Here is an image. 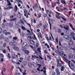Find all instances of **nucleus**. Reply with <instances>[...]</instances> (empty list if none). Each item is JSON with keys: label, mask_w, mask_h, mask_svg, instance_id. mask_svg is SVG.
Returning a JSON list of instances; mask_svg holds the SVG:
<instances>
[{"label": "nucleus", "mask_w": 75, "mask_h": 75, "mask_svg": "<svg viewBox=\"0 0 75 75\" xmlns=\"http://www.w3.org/2000/svg\"><path fill=\"white\" fill-rule=\"evenodd\" d=\"M5 42L6 43H8V42H9V40H8V38H6L5 39Z\"/></svg>", "instance_id": "c85d7f7f"}, {"label": "nucleus", "mask_w": 75, "mask_h": 75, "mask_svg": "<svg viewBox=\"0 0 75 75\" xmlns=\"http://www.w3.org/2000/svg\"><path fill=\"white\" fill-rule=\"evenodd\" d=\"M13 44H14V42H11L9 43V45H10V46H12V45H13Z\"/></svg>", "instance_id": "58836bf2"}, {"label": "nucleus", "mask_w": 75, "mask_h": 75, "mask_svg": "<svg viewBox=\"0 0 75 75\" xmlns=\"http://www.w3.org/2000/svg\"><path fill=\"white\" fill-rule=\"evenodd\" d=\"M30 44H32V45H35V43H34V42H34V41L33 40H31L30 41Z\"/></svg>", "instance_id": "dca6fc26"}, {"label": "nucleus", "mask_w": 75, "mask_h": 75, "mask_svg": "<svg viewBox=\"0 0 75 75\" xmlns=\"http://www.w3.org/2000/svg\"><path fill=\"white\" fill-rule=\"evenodd\" d=\"M39 35L40 37L41 38H42V36H41V33H39Z\"/></svg>", "instance_id": "864d4df0"}, {"label": "nucleus", "mask_w": 75, "mask_h": 75, "mask_svg": "<svg viewBox=\"0 0 75 75\" xmlns=\"http://www.w3.org/2000/svg\"><path fill=\"white\" fill-rule=\"evenodd\" d=\"M74 44V42L72 40H70L69 42V44L70 45H73Z\"/></svg>", "instance_id": "f8f14e48"}, {"label": "nucleus", "mask_w": 75, "mask_h": 75, "mask_svg": "<svg viewBox=\"0 0 75 75\" xmlns=\"http://www.w3.org/2000/svg\"><path fill=\"white\" fill-rule=\"evenodd\" d=\"M2 27L3 28H5V25L4 24H3L2 25Z\"/></svg>", "instance_id": "6e6d98bb"}, {"label": "nucleus", "mask_w": 75, "mask_h": 75, "mask_svg": "<svg viewBox=\"0 0 75 75\" xmlns=\"http://www.w3.org/2000/svg\"><path fill=\"white\" fill-rule=\"evenodd\" d=\"M22 51H24L25 50V48H24V47H22Z\"/></svg>", "instance_id": "bf43d9fd"}, {"label": "nucleus", "mask_w": 75, "mask_h": 75, "mask_svg": "<svg viewBox=\"0 0 75 75\" xmlns=\"http://www.w3.org/2000/svg\"><path fill=\"white\" fill-rule=\"evenodd\" d=\"M69 25L70 27H71L73 30H74V28L72 27V25L71 23H69Z\"/></svg>", "instance_id": "72a5a7b5"}, {"label": "nucleus", "mask_w": 75, "mask_h": 75, "mask_svg": "<svg viewBox=\"0 0 75 75\" xmlns=\"http://www.w3.org/2000/svg\"><path fill=\"white\" fill-rule=\"evenodd\" d=\"M57 50H54L55 52L57 53V54H58V53H59V47H58V46H57Z\"/></svg>", "instance_id": "6e6552de"}, {"label": "nucleus", "mask_w": 75, "mask_h": 75, "mask_svg": "<svg viewBox=\"0 0 75 75\" xmlns=\"http://www.w3.org/2000/svg\"><path fill=\"white\" fill-rule=\"evenodd\" d=\"M2 51L4 53V54H6V50H2Z\"/></svg>", "instance_id": "69168bd1"}, {"label": "nucleus", "mask_w": 75, "mask_h": 75, "mask_svg": "<svg viewBox=\"0 0 75 75\" xmlns=\"http://www.w3.org/2000/svg\"><path fill=\"white\" fill-rule=\"evenodd\" d=\"M57 67H61L62 66V64H61V63H59V60H57Z\"/></svg>", "instance_id": "39448f33"}, {"label": "nucleus", "mask_w": 75, "mask_h": 75, "mask_svg": "<svg viewBox=\"0 0 75 75\" xmlns=\"http://www.w3.org/2000/svg\"><path fill=\"white\" fill-rule=\"evenodd\" d=\"M58 33H61V30L58 29Z\"/></svg>", "instance_id": "de8ad7c7"}, {"label": "nucleus", "mask_w": 75, "mask_h": 75, "mask_svg": "<svg viewBox=\"0 0 75 75\" xmlns=\"http://www.w3.org/2000/svg\"><path fill=\"white\" fill-rule=\"evenodd\" d=\"M10 18H11L12 19L13 18H14V16H13V15H11V16L10 17Z\"/></svg>", "instance_id": "0e129e2a"}, {"label": "nucleus", "mask_w": 75, "mask_h": 75, "mask_svg": "<svg viewBox=\"0 0 75 75\" xmlns=\"http://www.w3.org/2000/svg\"><path fill=\"white\" fill-rule=\"evenodd\" d=\"M63 38L64 39H66L67 40H69V37L67 35H64L63 37Z\"/></svg>", "instance_id": "1a4fd4ad"}, {"label": "nucleus", "mask_w": 75, "mask_h": 75, "mask_svg": "<svg viewBox=\"0 0 75 75\" xmlns=\"http://www.w3.org/2000/svg\"><path fill=\"white\" fill-rule=\"evenodd\" d=\"M0 57H4V55L2 54H0Z\"/></svg>", "instance_id": "5fc2aeb1"}, {"label": "nucleus", "mask_w": 75, "mask_h": 75, "mask_svg": "<svg viewBox=\"0 0 75 75\" xmlns=\"http://www.w3.org/2000/svg\"><path fill=\"white\" fill-rule=\"evenodd\" d=\"M12 57L13 59H15L16 58V54H15L14 52H13L12 53Z\"/></svg>", "instance_id": "9b49d317"}, {"label": "nucleus", "mask_w": 75, "mask_h": 75, "mask_svg": "<svg viewBox=\"0 0 75 75\" xmlns=\"http://www.w3.org/2000/svg\"><path fill=\"white\" fill-rule=\"evenodd\" d=\"M45 46L47 47V48H48V49H50V46H49V45H48L47 43H45Z\"/></svg>", "instance_id": "5701e85b"}, {"label": "nucleus", "mask_w": 75, "mask_h": 75, "mask_svg": "<svg viewBox=\"0 0 75 75\" xmlns=\"http://www.w3.org/2000/svg\"><path fill=\"white\" fill-rule=\"evenodd\" d=\"M69 59H71L72 58H73V56H72V54H70L69 55Z\"/></svg>", "instance_id": "b1692460"}, {"label": "nucleus", "mask_w": 75, "mask_h": 75, "mask_svg": "<svg viewBox=\"0 0 75 75\" xmlns=\"http://www.w3.org/2000/svg\"><path fill=\"white\" fill-rule=\"evenodd\" d=\"M47 59H49L50 60H51V56H47Z\"/></svg>", "instance_id": "c03bdc74"}, {"label": "nucleus", "mask_w": 75, "mask_h": 75, "mask_svg": "<svg viewBox=\"0 0 75 75\" xmlns=\"http://www.w3.org/2000/svg\"><path fill=\"white\" fill-rule=\"evenodd\" d=\"M13 49L14 50H16V51H19V48H18L17 47H13Z\"/></svg>", "instance_id": "6ab92c4d"}, {"label": "nucleus", "mask_w": 75, "mask_h": 75, "mask_svg": "<svg viewBox=\"0 0 75 75\" xmlns=\"http://www.w3.org/2000/svg\"><path fill=\"white\" fill-rule=\"evenodd\" d=\"M3 33L5 34L6 35H7V31L4 30L3 32Z\"/></svg>", "instance_id": "c9c22d12"}, {"label": "nucleus", "mask_w": 75, "mask_h": 75, "mask_svg": "<svg viewBox=\"0 0 75 75\" xmlns=\"http://www.w3.org/2000/svg\"><path fill=\"white\" fill-rule=\"evenodd\" d=\"M43 27V28L46 29L47 27H48V25L47 23H46L45 25H44Z\"/></svg>", "instance_id": "a211bd4d"}, {"label": "nucleus", "mask_w": 75, "mask_h": 75, "mask_svg": "<svg viewBox=\"0 0 75 75\" xmlns=\"http://www.w3.org/2000/svg\"><path fill=\"white\" fill-rule=\"evenodd\" d=\"M7 3L8 4V6H11V4L10 3V1H9L8 0H7Z\"/></svg>", "instance_id": "4468645a"}, {"label": "nucleus", "mask_w": 75, "mask_h": 75, "mask_svg": "<svg viewBox=\"0 0 75 75\" xmlns=\"http://www.w3.org/2000/svg\"><path fill=\"white\" fill-rule=\"evenodd\" d=\"M40 50L41 49H40V48L39 47L38 48V51L39 52V54L40 55H39V58H40V59H41L42 60L43 59V58L40 56V55H41V51Z\"/></svg>", "instance_id": "7ed1b4c3"}, {"label": "nucleus", "mask_w": 75, "mask_h": 75, "mask_svg": "<svg viewBox=\"0 0 75 75\" xmlns=\"http://www.w3.org/2000/svg\"><path fill=\"white\" fill-rule=\"evenodd\" d=\"M29 52H30L29 51L25 50V54H27V55H28Z\"/></svg>", "instance_id": "c756f323"}, {"label": "nucleus", "mask_w": 75, "mask_h": 75, "mask_svg": "<svg viewBox=\"0 0 75 75\" xmlns=\"http://www.w3.org/2000/svg\"><path fill=\"white\" fill-rule=\"evenodd\" d=\"M28 65L30 68H32V66H33L32 64L30 62L28 63Z\"/></svg>", "instance_id": "a878e982"}, {"label": "nucleus", "mask_w": 75, "mask_h": 75, "mask_svg": "<svg viewBox=\"0 0 75 75\" xmlns=\"http://www.w3.org/2000/svg\"><path fill=\"white\" fill-rule=\"evenodd\" d=\"M44 52L46 54L48 53V52H47V50H45Z\"/></svg>", "instance_id": "e2e57ef3"}, {"label": "nucleus", "mask_w": 75, "mask_h": 75, "mask_svg": "<svg viewBox=\"0 0 75 75\" xmlns=\"http://www.w3.org/2000/svg\"><path fill=\"white\" fill-rule=\"evenodd\" d=\"M32 72L33 74H35L37 72V70L35 69H33L32 71Z\"/></svg>", "instance_id": "7c9ffc66"}, {"label": "nucleus", "mask_w": 75, "mask_h": 75, "mask_svg": "<svg viewBox=\"0 0 75 75\" xmlns=\"http://www.w3.org/2000/svg\"><path fill=\"white\" fill-rule=\"evenodd\" d=\"M41 17V13H39L38 14V18H40Z\"/></svg>", "instance_id": "4c0bfd02"}, {"label": "nucleus", "mask_w": 75, "mask_h": 75, "mask_svg": "<svg viewBox=\"0 0 75 75\" xmlns=\"http://www.w3.org/2000/svg\"><path fill=\"white\" fill-rule=\"evenodd\" d=\"M26 45H27V43L25 42L23 43L21 45L22 46V47H25Z\"/></svg>", "instance_id": "412c9836"}, {"label": "nucleus", "mask_w": 75, "mask_h": 75, "mask_svg": "<svg viewBox=\"0 0 75 75\" xmlns=\"http://www.w3.org/2000/svg\"><path fill=\"white\" fill-rule=\"evenodd\" d=\"M20 21L21 22V23H22V24H24V22H23V20H20Z\"/></svg>", "instance_id": "052dcab7"}, {"label": "nucleus", "mask_w": 75, "mask_h": 75, "mask_svg": "<svg viewBox=\"0 0 75 75\" xmlns=\"http://www.w3.org/2000/svg\"><path fill=\"white\" fill-rule=\"evenodd\" d=\"M56 17L58 19H61V17L59 16V15H56Z\"/></svg>", "instance_id": "473e14b6"}, {"label": "nucleus", "mask_w": 75, "mask_h": 75, "mask_svg": "<svg viewBox=\"0 0 75 75\" xmlns=\"http://www.w3.org/2000/svg\"><path fill=\"white\" fill-rule=\"evenodd\" d=\"M55 71L56 72V73H58V72H59V69L58 68H56L55 69Z\"/></svg>", "instance_id": "f3484780"}, {"label": "nucleus", "mask_w": 75, "mask_h": 75, "mask_svg": "<svg viewBox=\"0 0 75 75\" xmlns=\"http://www.w3.org/2000/svg\"><path fill=\"white\" fill-rule=\"evenodd\" d=\"M16 45H17V43L16 42H14V44H13V47H16Z\"/></svg>", "instance_id": "ea45409f"}, {"label": "nucleus", "mask_w": 75, "mask_h": 75, "mask_svg": "<svg viewBox=\"0 0 75 75\" xmlns=\"http://www.w3.org/2000/svg\"><path fill=\"white\" fill-rule=\"evenodd\" d=\"M63 48H64V50H68V49H67V48L68 47V46H67V45L65 43H64L63 44Z\"/></svg>", "instance_id": "423d86ee"}, {"label": "nucleus", "mask_w": 75, "mask_h": 75, "mask_svg": "<svg viewBox=\"0 0 75 75\" xmlns=\"http://www.w3.org/2000/svg\"><path fill=\"white\" fill-rule=\"evenodd\" d=\"M32 38L30 36H28L27 37V39L28 40H31V39H32Z\"/></svg>", "instance_id": "79ce46f5"}, {"label": "nucleus", "mask_w": 75, "mask_h": 75, "mask_svg": "<svg viewBox=\"0 0 75 75\" xmlns=\"http://www.w3.org/2000/svg\"><path fill=\"white\" fill-rule=\"evenodd\" d=\"M32 65L35 67H37V66H39V68H40L41 67V64H37L36 63H35L34 62H33L32 63Z\"/></svg>", "instance_id": "f03ea898"}, {"label": "nucleus", "mask_w": 75, "mask_h": 75, "mask_svg": "<svg viewBox=\"0 0 75 75\" xmlns=\"http://www.w3.org/2000/svg\"><path fill=\"white\" fill-rule=\"evenodd\" d=\"M6 43H4V45H3V47H4V48H5V47H6Z\"/></svg>", "instance_id": "13d9d810"}, {"label": "nucleus", "mask_w": 75, "mask_h": 75, "mask_svg": "<svg viewBox=\"0 0 75 75\" xmlns=\"http://www.w3.org/2000/svg\"><path fill=\"white\" fill-rule=\"evenodd\" d=\"M17 16L18 18L19 19H21V18L22 14H21L19 12H18V13L17 14Z\"/></svg>", "instance_id": "20e7f679"}, {"label": "nucleus", "mask_w": 75, "mask_h": 75, "mask_svg": "<svg viewBox=\"0 0 75 75\" xmlns=\"http://www.w3.org/2000/svg\"><path fill=\"white\" fill-rule=\"evenodd\" d=\"M38 7V5L37 4H36L35 5V8H37Z\"/></svg>", "instance_id": "338daca9"}, {"label": "nucleus", "mask_w": 75, "mask_h": 75, "mask_svg": "<svg viewBox=\"0 0 75 75\" xmlns=\"http://www.w3.org/2000/svg\"><path fill=\"white\" fill-rule=\"evenodd\" d=\"M8 57L9 59H10V58H11V56H10V54L9 53H8Z\"/></svg>", "instance_id": "8fccbe9b"}, {"label": "nucleus", "mask_w": 75, "mask_h": 75, "mask_svg": "<svg viewBox=\"0 0 75 75\" xmlns=\"http://www.w3.org/2000/svg\"><path fill=\"white\" fill-rule=\"evenodd\" d=\"M63 59L65 62L68 64L69 67L71 69H74V64H73L71 63V62L68 60L64 57H63Z\"/></svg>", "instance_id": "f257e3e1"}, {"label": "nucleus", "mask_w": 75, "mask_h": 75, "mask_svg": "<svg viewBox=\"0 0 75 75\" xmlns=\"http://www.w3.org/2000/svg\"><path fill=\"white\" fill-rule=\"evenodd\" d=\"M57 4L58 6H59V5L60 4V2L58 1L57 2Z\"/></svg>", "instance_id": "4d7b16f0"}, {"label": "nucleus", "mask_w": 75, "mask_h": 75, "mask_svg": "<svg viewBox=\"0 0 75 75\" xmlns=\"http://www.w3.org/2000/svg\"><path fill=\"white\" fill-rule=\"evenodd\" d=\"M35 57L36 58H38V59H37V61L39 62V61H40V59H39V58L36 56H35Z\"/></svg>", "instance_id": "3c124183"}, {"label": "nucleus", "mask_w": 75, "mask_h": 75, "mask_svg": "<svg viewBox=\"0 0 75 75\" xmlns=\"http://www.w3.org/2000/svg\"><path fill=\"white\" fill-rule=\"evenodd\" d=\"M3 38H4V36H3V35H1V39H3Z\"/></svg>", "instance_id": "a18cd8bd"}, {"label": "nucleus", "mask_w": 75, "mask_h": 75, "mask_svg": "<svg viewBox=\"0 0 75 75\" xmlns=\"http://www.w3.org/2000/svg\"><path fill=\"white\" fill-rule=\"evenodd\" d=\"M13 25V22H11L9 23V25L10 27H12Z\"/></svg>", "instance_id": "aec40b11"}, {"label": "nucleus", "mask_w": 75, "mask_h": 75, "mask_svg": "<svg viewBox=\"0 0 75 75\" xmlns=\"http://www.w3.org/2000/svg\"><path fill=\"white\" fill-rule=\"evenodd\" d=\"M3 32V30H2V29L1 28H0V33H1Z\"/></svg>", "instance_id": "680f3d73"}, {"label": "nucleus", "mask_w": 75, "mask_h": 75, "mask_svg": "<svg viewBox=\"0 0 75 75\" xmlns=\"http://www.w3.org/2000/svg\"><path fill=\"white\" fill-rule=\"evenodd\" d=\"M56 73L57 74V75H60V74H61V73H60V72H59Z\"/></svg>", "instance_id": "774afa93"}, {"label": "nucleus", "mask_w": 75, "mask_h": 75, "mask_svg": "<svg viewBox=\"0 0 75 75\" xmlns=\"http://www.w3.org/2000/svg\"><path fill=\"white\" fill-rule=\"evenodd\" d=\"M11 8H13V7L12 6H8L7 7L8 10H10V9H11Z\"/></svg>", "instance_id": "a19ab883"}, {"label": "nucleus", "mask_w": 75, "mask_h": 75, "mask_svg": "<svg viewBox=\"0 0 75 75\" xmlns=\"http://www.w3.org/2000/svg\"><path fill=\"white\" fill-rule=\"evenodd\" d=\"M42 25V24L41 22L39 23V24L37 25L36 27L37 28H40L41 27L40 26Z\"/></svg>", "instance_id": "0eeeda50"}, {"label": "nucleus", "mask_w": 75, "mask_h": 75, "mask_svg": "<svg viewBox=\"0 0 75 75\" xmlns=\"http://www.w3.org/2000/svg\"><path fill=\"white\" fill-rule=\"evenodd\" d=\"M21 28L22 29V30H26V29L24 26H22L21 27Z\"/></svg>", "instance_id": "37998d69"}, {"label": "nucleus", "mask_w": 75, "mask_h": 75, "mask_svg": "<svg viewBox=\"0 0 75 75\" xmlns=\"http://www.w3.org/2000/svg\"><path fill=\"white\" fill-rule=\"evenodd\" d=\"M27 64V62L25 61H23L22 62V64L23 65L24 67H26Z\"/></svg>", "instance_id": "9d476101"}, {"label": "nucleus", "mask_w": 75, "mask_h": 75, "mask_svg": "<svg viewBox=\"0 0 75 75\" xmlns=\"http://www.w3.org/2000/svg\"><path fill=\"white\" fill-rule=\"evenodd\" d=\"M16 1H17V2H18V3H20L21 4H23V2L21 0H16Z\"/></svg>", "instance_id": "bb28decb"}, {"label": "nucleus", "mask_w": 75, "mask_h": 75, "mask_svg": "<svg viewBox=\"0 0 75 75\" xmlns=\"http://www.w3.org/2000/svg\"><path fill=\"white\" fill-rule=\"evenodd\" d=\"M13 39L14 40H16L18 39L17 38V37H15L14 38H13Z\"/></svg>", "instance_id": "09e8293b"}, {"label": "nucleus", "mask_w": 75, "mask_h": 75, "mask_svg": "<svg viewBox=\"0 0 75 75\" xmlns=\"http://www.w3.org/2000/svg\"><path fill=\"white\" fill-rule=\"evenodd\" d=\"M24 12L25 14H27V10L26 9H25L24 10Z\"/></svg>", "instance_id": "f704fd0d"}, {"label": "nucleus", "mask_w": 75, "mask_h": 75, "mask_svg": "<svg viewBox=\"0 0 75 75\" xmlns=\"http://www.w3.org/2000/svg\"><path fill=\"white\" fill-rule=\"evenodd\" d=\"M24 16L26 17V18H28V15H26V14H24Z\"/></svg>", "instance_id": "49530a36"}, {"label": "nucleus", "mask_w": 75, "mask_h": 75, "mask_svg": "<svg viewBox=\"0 0 75 75\" xmlns=\"http://www.w3.org/2000/svg\"><path fill=\"white\" fill-rule=\"evenodd\" d=\"M70 35L71 36H73V37H75V34L74 32L70 33Z\"/></svg>", "instance_id": "cd10ccee"}, {"label": "nucleus", "mask_w": 75, "mask_h": 75, "mask_svg": "<svg viewBox=\"0 0 75 75\" xmlns=\"http://www.w3.org/2000/svg\"><path fill=\"white\" fill-rule=\"evenodd\" d=\"M65 69V67L64 66H62L61 67L60 70L61 71H64Z\"/></svg>", "instance_id": "4be33fe9"}, {"label": "nucleus", "mask_w": 75, "mask_h": 75, "mask_svg": "<svg viewBox=\"0 0 75 75\" xmlns=\"http://www.w3.org/2000/svg\"><path fill=\"white\" fill-rule=\"evenodd\" d=\"M28 47H29L28 45L27 44V43H26V45L25 46V48L26 49H27V48H28Z\"/></svg>", "instance_id": "e433bc0d"}, {"label": "nucleus", "mask_w": 75, "mask_h": 75, "mask_svg": "<svg viewBox=\"0 0 75 75\" xmlns=\"http://www.w3.org/2000/svg\"><path fill=\"white\" fill-rule=\"evenodd\" d=\"M54 6H56V4L54 2L52 3V8H54Z\"/></svg>", "instance_id": "2eb2a0df"}, {"label": "nucleus", "mask_w": 75, "mask_h": 75, "mask_svg": "<svg viewBox=\"0 0 75 75\" xmlns=\"http://www.w3.org/2000/svg\"><path fill=\"white\" fill-rule=\"evenodd\" d=\"M73 58L75 59V51H74L73 52Z\"/></svg>", "instance_id": "2f4dec72"}, {"label": "nucleus", "mask_w": 75, "mask_h": 75, "mask_svg": "<svg viewBox=\"0 0 75 75\" xmlns=\"http://www.w3.org/2000/svg\"><path fill=\"white\" fill-rule=\"evenodd\" d=\"M14 9L15 12H17V10L18 9V8L16 5L15 6Z\"/></svg>", "instance_id": "393cba45"}, {"label": "nucleus", "mask_w": 75, "mask_h": 75, "mask_svg": "<svg viewBox=\"0 0 75 75\" xmlns=\"http://www.w3.org/2000/svg\"><path fill=\"white\" fill-rule=\"evenodd\" d=\"M36 47H38L39 46V43L38 42L36 43Z\"/></svg>", "instance_id": "603ef678"}, {"label": "nucleus", "mask_w": 75, "mask_h": 75, "mask_svg": "<svg viewBox=\"0 0 75 75\" xmlns=\"http://www.w3.org/2000/svg\"><path fill=\"white\" fill-rule=\"evenodd\" d=\"M61 3H62V4H64L65 5H66V4H67L65 2V0H61Z\"/></svg>", "instance_id": "ddd939ff"}]
</instances>
